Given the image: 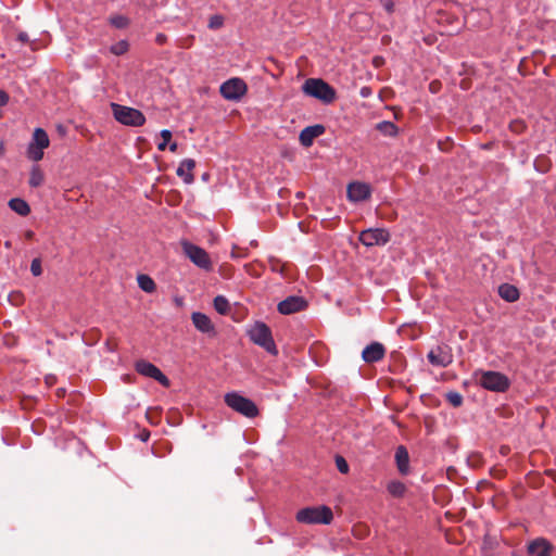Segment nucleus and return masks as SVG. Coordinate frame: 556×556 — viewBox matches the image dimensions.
Listing matches in <instances>:
<instances>
[{"instance_id":"1","label":"nucleus","mask_w":556,"mask_h":556,"mask_svg":"<svg viewBox=\"0 0 556 556\" xmlns=\"http://www.w3.org/2000/svg\"><path fill=\"white\" fill-rule=\"evenodd\" d=\"M332 519L331 508L325 505L305 507L296 513V520L306 525H329Z\"/></svg>"},{"instance_id":"2","label":"nucleus","mask_w":556,"mask_h":556,"mask_svg":"<svg viewBox=\"0 0 556 556\" xmlns=\"http://www.w3.org/2000/svg\"><path fill=\"white\" fill-rule=\"evenodd\" d=\"M248 336L253 343L260 345L269 354H278V350L273 339L270 328L266 324L262 321L255 323L248 330Z\"/></svg>"},{"instance_id":"3","label":"nucleus","mask_w":556,"mask_h":556,"mask_svg":"<svg viewBox=\"0 0 556 556\" xmlns=\"http://www.w3.org/2000/svg\"><path fill=\"white\" fill-rule=\"evenodd\" d=\"M302 89L305 94L316 98L326 104L332 103L336 100V90L323 79L308 78L305 80Z\"/></svg>"},{"instance_id":"4","label":"nucleus","mask_w":556,"mask_h":556,"mask_svg":"<svg viewBox=\"0 0 556 556\" xmlns=\"http://www.w3.org/2000/svg\"><path fill=\"white\" fill-rule=\"evenodd\" d=\"M224 400L228 407L247 418H255L260 413L256 404L252 400L238 392L226 393Z\"/></svg>"},{"instance_id":"5","label":"nucleus","mask_w":556,"mask_h":556,"mask_svg":"<svg viewBox=\"0 0 556 556\" xmlns=\"http://www.w3.org/2000/svg\"><path fill=\"white\" fill-rule=\"evenodd\" d=\"M111 108L114 118L123 125L138 127L146 123L143 113L137 109L117 103H112Z\"/></svg>"},{"instance_id":"6","label":"nucleus","mask_w":556,"mask_h":556,"mask_svg":"<svg viewBox=\"0 0 556 556\" xmlns=\"http://www.w3.org/2000/svg\"><path fill=\"white\" fill-rule=\"evenodd\" d=\"M50 144L48 134L42 128H36L27 147V157L34 162H38L43 157V150Z\"/></svg>"},{"instance_id":"7","label":"nucleus","mask_w":556,"mask_h":556,"mask_svg":"<svg viewBox=\"0 0 556 556\" xmlns=\"http://www.w3.org/2000/svg\"><path fill=\"white\" fill-rule=\"evenodd\" d=\"M185 255L198 267L204 270H211L213 267L208 253L199 245L188 241L181 242Z\"/></svg>"},{"instance_id":"8","label":"nucleus","mask_w":556,"mask_h":556,"mask_svg":"<svg viewBox=\"0 0 556 556\" xmlns=\"http://www.w3.org/2000/svg\"><path fill=\"white\" fill-rule=\"evenodd\" d=\"M479 383L486 390L494 392H504L509 387L508 378L497 371H481Z\"/></svg>"},{"instance_id":"9","label":"nucleus","mask_w":556,"mask_h":556,"mask_svg":"<svg viewBox=\"0 0 556 556\" xmlns=\"http://www.w3.org/2000/svg\"><path fill=\"white\" fill-rule=\"evenodd\" d=\"M219 90L226 100L238 101L245 94L248 87L242 79L231 78L223 83Z\"/></svg>"},{"instance_id":"10","label":"nucleus","mask_w":556,"mask_h":556,"mask_svg":"<svg viewBox=\"0 0 556 556\" xmlns=\"http://www.w3.org/2000/svg\"><path fill=\"white\" fill-rule=\"evenodd\" d=\"M389 240L390 235L383 228H369L359 235V241L366 247L384 245Z\"/></svg>"},{"instance_id":"11","label":"nucleus","mask_w":556,"mask_h":556,"mask_svg":"<svg viewBox=\"0 0 556 556\" xmlns=\"http://www.w3.org/2000/svg\"><path fill=\"white\" fill-rule=\"evenodd\" d=\"M429 363L438 367H447L453 362L452 349L442 344L430 350L427 355Z\"/></svg>"},{"instance_id":"12","label":"nucleus","mask_w":556,"mask_h":556,"mask_svg":"<svg viewBox=\"0 0 556 556\" xmlns=\"http://www.w3.org/2000/svg\"><path fill=\"white\" fill-rule=\"evenodd\" d=\"M136 370L144 377L153 378L164 387L169 386L168 378L155 365H153L150 362L143 359L137 362Z\"/></svg>"},{"instance_id":"13","label":"nucleus","mask_w":556,"mask_h":556,"mask_svg":"<svg viewBox=\"0 0 556 556\" xmlns=\"http://www.w3.org/2000/svg\"><path fill=\"white\" fill-rule=\"evenodd\" d=\"M306 301L302 296H289L278 304V312L283 315L298 313L305 308Z\"/></svg>"},{"instance_id":"14","label":"nucleus","mask_w":556,"mask_h":556,"mask_svg":"<svg viewBox=\"0 0 556 556\" xmlns=\"http://www.w3.org/2000/svg\"><path fill=\"white\" fill-rule=\"evenodd\" d=\"M348 198L352 202H361L370 197V187L365 182H352L348 186Z\"/></svg>"},{"instance_id":"15","label":"nucleus","mask_w":556,"mask_h":556,"mask_svg":"<svg viewBox=\"0 0 556 556\" xmlns=\"http://www.w3.org/2000/svg\"><path fill=\"white\" fill-rule=\"evenodd\" d=\"M384 354V346L379 342H372L363 350L362 357L366 363H376L381 361Z\"/></svg>"},{"instance_id":"16","label":"nucleus","mask_w":556,"mask_h":556,"mask_svg":"<svg viewBox=\"0 0 556 556\" xmlns=\"http://www.w3.org/2000/svg\"><path fill=\"white\" fill-rule=\"evenodd\" d=\"M325 127L323 125H314L305 127L301 132L299 140L303 147H311L313 141L323 135Z\"/></svg>"},{"instance_id":"17","label":"nucleus","mask_w":556,"mask_h":556,"mask_svg":"<svg viewBox=\"0 0 556 556\" xmlns=\"http://www.w3.org/2000/svg\"><path fill=\"white\" fill-rule=\"evenodd\" d=\"M194 327L203 333H214V326L210 317L203 313L194 312L191 315Z\"/></svg>"},{"instance_id":"18","label":"nucleus","mask_w":556,"mask_h":556,"mask_svg":"<svg viewBox=\"0 0 556 556\" xmlns=\"http://www.w3.org/2000/svg\"><path fill=\"white\" fill-rule=\"evenodd\" d=\"M552 545L544 539H536L528 546L530 556H551Z\"/></svg>"},{"instance_id":"19","label":"nucleus","mask_w":556,"mask_h":556,"mask_svg":"<svg viewBox=\"0 0 556 556\" xmlns=\"http://www.w3.org/2000/svg\"><path fill=\"white\" fill-rule=\"evenodd\" d=\"M195 167V162L192 159H185L180 162L176 173L182 178L186 184H192L194 180V176L192 174L193 168Z\"/></svg>"},{"instance_id":"20","label":"nucleus","mask_w":556,"mask_h":556,"mask_svg":"<svg viewBox=\"0 0 556 556\" xmlns=\"http://www.w3.org/2000/svg\"><path fill=\"white\" fill-rule=\"evenodd\" d=\"M395 462L400 473L405 476L409 472V455L403 445H400L395 451Z\"/></svg>"},{"instance_id":"21","label":"nucleus","mask_w":556,"mask_h":556,"mask_svg":"<svg viewBox=\"0 0 556 556\" xmlns=\"http://www.w3.org/2000/svg\"><path fill=\"white\" fill-rule=\"evenodd\" d=\"M498 294L507 302H515L519 299V290L509 283H503L498 287Z\"/></svg>"},{"instance_id":"22","label":"nucleus","mask_w":556,"mask_h":556,"mask_svg":"<svg viewBox=\"0 0 556 556\" xmlns=\"http://www.w3.org/2000/svg\"><path fill=\"white\" fill-rule=\"evenodd\" d=\"M9 206L12 211L21 216H27L30 212L28 203L20 198L11 199L9 201Z\"/></svg>"},{"instance_id":"23","label":"nucleus","mask_w":556,"mask_h":556,"mask_svg":"<svg viewBox=\"0 0 556 556\" xmlns=\"http://www.w3.org/2000/svg\"><path fill=\"white\" fill-rule=\"evenodd\" d=\"M376 129L383 136L395 137L399 132L397 126L390 121H382L376 125Z\"/></svg>"},{"instance_id":"24","label":"nucleus","mask_w":556,"mask_h":556,"mask_svg":"<svg viewBox=\"0 0 556 556\" xmlns=\"http://www.w3.org/2000/svg\"><path fill=\"white\" fill-rule=\"evenodd\" d=\"M45 175L38 165H34L30 169L29 186L33 188L40 187L43 184Z\"/></svg>"},{"instance_id":"25","label":"nucleus","mask_w":556,"mask_h":556,"mask_svg":"<svg viewBox=\"0 0 556 556\" xmlns=\"http://www.w3.org/2000/svg\"><path fill=\"white\" fill-rule=\"evenodd\" d=\"M137 281H138L139 288L141 290H143L144 292L152 293L156 288L155 282L148 275H144V274L139 275L137 277Z\"/></svg>"},{"instance_id":"26","label":"nucleus","mask_w":556,"mask_h":556,"mask_svg":"<svg viewBox=\"0 0 556 556\" xmlns=\"http://www.w3.org/2000/svg\"><path fill=\"white\" fill-rule=\"evenodd\" d=\"M388 492L394 497H402L406 492V486L401 481H391L388 486Z\"/></svg>"},{"instance_id":"27","label":"nucleus","mask_w":556,"mask_h":556,"mask_svg":"<svg viewBox=\"0 0 556 556\" xmlns=\"http://www.w3.org/2000/svg\"><path fill=\"white\" fill-rule=\"evenodd\" d=\"M214 308L219 313V314H227L229 308H230V305H229V302L228 300L223 296V295H217L215 299H214Z\"/></svg>"},{"instance_id":"28","label":"nucleus","mask_w":556,"mask_h":556,"mask_svg":"<svg viewBox=\"0 0 556 556\" xmlns=\"http://www.w3.org/2000/svg\"><path fill=\"white\" fill-rule=\"evenodd\" d=\"M129 49V45L126 40H119L118 42L111 46L110 51L115 55H122Z\"/></svg>"},{"instance_id":"29","label":"nucleus","mask_w":556,"mask_h":556,"mask_svg":"<svg viewBox=\"0 0 556 556\" xmlns=\"http://www.w3.org/2000/svg\"><path fill=\"white\" fill-rule=\"evenodd\" d=\"M110 23L116 28H125L129 25V20L124 15H114L110 17Z\"/></svg>"},{"instance_id":"30","label":"nucleus","mask_w":556,"mask_h":556,"mask_svg":"<svg viewBox=\"0 0 556 556\" xmlns=\"http://www.w3.org/2000/svg\"><path fill=\"white\" fill-rule=\"evenodd\" d=\"M162 141L157 144V149L160 151H164L167 148L168 142L172 139V131L168 129H163L161 131Z\"/></svg>"},{"instance_id":"31","label":"nucleus","mask_w":556,"mask_h":556,"mask_svg":"<svg viewBox=\"0 0 556 556\" xmlns=\"http://www.w3.org/2000/svg\"><path fill=\"white\" fill-rule=\"evenodd\" d=\"M446 399L451 405L458 407L463 404V396L458 392H450L446 394Z\"/></svg>"},{"instance_id":"32","label":"nucleus","mask_w":556,"mask_h":556,"mask_svg":"<svg viewBox=\"0 0 556 556\" xmlns=\"http://www.w3.org/2000/svg\"><path fill=\"white\" fill-rule=\"evenodd\" d=\"M224 24V17L222 15H213L208 21V27L211 29H218Z\"/></svg>"},{"instance_id":"33","label":"nucleus","mask_w":556,"mask_h":556,"mask_svg":"<svg viewBox=\"0 0 556 556\" xmlns=\"http://www.w3.org/2000/svg\"><path fill=\"white\" fill-rule=\"evenodd\" d=\"M336 465H337L338 470L341 473H348L349 472V464H348V462L342 456H337L336 457Z\"/></svg>"},{"instance_id":"34","label":"nucleus","mask_w":556,"mask_h":556,"mask_svg":"<svg viewBox=\"0 0 556 556\" xmlns=\"http://www.w3.org/2000/svg\"><path fill=\"white\" fill-rule=\"evenodd\" d=\"M30 271L34 276L38 277L42 274L41 262L39 258H34L30 264Z\"/></svg>"},{"instance_id":"35","label":"nucleus","mask_w":556,"mask_h":556,"mask_svg":"<svg viewBox=\"0 0 556 556\" xmlns=\"http://www.w3.org/2000/svg\"><path fill=\"white\" fill-rule=\"evenodd\" d=\"M9 101V96L4 90H0V106L5 105Z\"/></svg>"},{"instance_id":"36","label":"nucleus","mask_w":556,"mask_h":556,"mask_svg":"<svg viewBox=\"0 0 556 556\" xmlns=\"http://www.w3.org/2000/svg\"><path fill=\"white\" fill-rule=\"evenodd\" d=\"M166 36L164 34H157L156 37H155V41L159 43V45H163L166 42Z\"/></svg>"},{"instance_id":"37","label":"nucleus","mask_w":556,"mask_h":556,"mask_svg":"<svg viewBox=\"0 0 556 556\" xmlns=\"http://www.w3.org/2000/svg\"><path fill=\"white\" fill-rule=\"evenodd\" d=\"M18 39H20L22 42H26V41L28 40V36H27V34H25V33H21V34L18 35Z\"/></svg>"},{"instance_id":"38","label":"nucleus","mask_w":556,"mask_h":556,"mask_svg":"<svg viewBox=\"0 0 556 556\" xmlns=\"http://www.w3.org/2000/svg\"><path fill=\"white\" fill-rule=\"evenodd\" d=\"M177 147H178V146H177V143H176V142H173V143H170V144H169V150H170L172 152H175V151L177 150Z\"/></svg>"},{"instance_id":"39","label":"nucleus","mask_w":556,"mask_h":556,"mask_svg":"<svg viewBox=\"0 0 556 556\" xmlns=\"http://www.w3.org/2000/svg\"><path fill=\"white\" fill-rule=\"evenodd\" d=\"M5 152L4 143L0 141V155H3Z\"/></svg>"},{"instance_id":"40","label":"nucleus","mask_w":556,"mask_h":556,"mask_svg":"<svg viewBox=\"0 0 556 556\" xmlns=\"http://www.w3.org/2000/svg\"><path fill=\"white\" fill-rule=\"evenodd\" d=\"M33 235H34V233H33L31 231H28V232L26 233L27 238H31V237H33Z\"/></svg>"},{"instance_id":"41","label":"nucleus","mask_w":556,"mask_h":556,"mask_svg":"<svg viewBox=\"0 0 556 556\" xmlns=\"http://www.w3.org/2000/svg\"><path fill=\"white\" fill-rule=\"evenodd\" d=\"M148 437H149V434H147V435H146V434H142V440H143V441H147Z\"/></svg>"},{"instance_id":"42","label":"nucleus","mask_w":556,"mask_h":556,"mask_svg":"<svg viewBox=\"0 0 556 556\" xmlns=\"http://www.w3.org/2000/svg\"><path fill=\"white\" fill-rule=\"evenodd\" d=\"M148 437H149V434H147V435H146V434H142V440H143V441H147Z\"/></svg>"},{"instance_id":"43","label":"nucleus","mask_w":556,"mask_h":556,"mask_svg":"<svg viewBox=\"0 0 556 556\" xmlns=\"http://www.w3.org/2000/svg\"><path fill=\"white\" fill-rule=\"evenodd\" d=\"M11 243L9 241L5 242V247L10 248Z\"/></svg>"}]
</instances>
